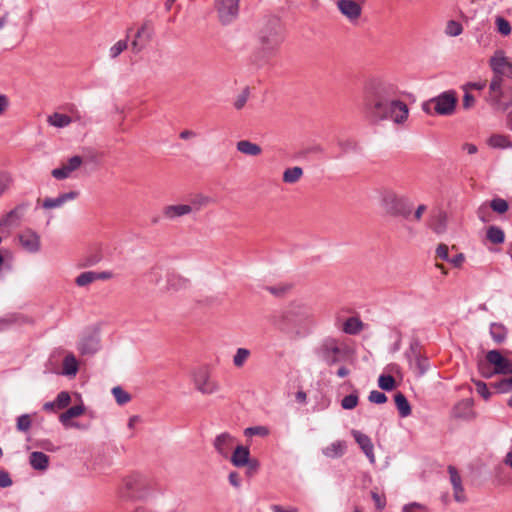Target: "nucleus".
Masks as SVG:
<instances>
[{
  "instance_id": "nucleus-1",
  "label": "nucleus",
  "mask_w": 512,
  "mask_h": 512,
  "mask_svg": "<svg viewBox=\"0 0 512 512\" xmlns=\"http://www.w3.org/2000/svg\"><path fill=\"white\" fill-rule=\"evenodd\" d=\"M363 109L374 123L392 120L395 124H403L409 115L406 103L397 99L394 85L371 81L364 90Z\"/></svg>"
},
{
  "instance_id": "nucleus-2",
  "label": "nucleus",
  "mask_w": 512,
  "mask_h": 512,
  "mask_svg": "<svg viewBox=\"0 0 512 512\" xmlns=\"http://www.w3.org/2000/svg\"><path fill=\"white\" fill-rule=\"evenodd\" d=\"M380 204L385 213L392 217L409 219L412 215L413 204L406 196L399 195L392 189H384L380 194Z\"/></svg>"
},
{
  "instance_id": "nucleus-3",
  "label": "nucleus",
  "mask_w": 512,
  "mask_h": 512,
  "mask_svg": "<svg viewBox=\"0 0 512 512\" xmlns=\"http://www.w3.org/2000/svg\"><path fill=\"white\" fill-rule=\"evenodd\" d=\"M315 352L328 366H332L347 358L350 349L343 340L328 336L322 339Z\"/></svg>"
},
{
  "instance_id": "nucleus-4",
  "label": "nucleus",
  "mask_w": 512,
  "mask_h": 512,
  "mask_svg": "<svg viewBox=\"0 0 512 512\" xmlns=\"http://www.w3.org/2000/svg\"><path fill=\"white\" fill-rule=\"evenodd\" d=\"M284 40L283 27L278 19L270 20L259 32V47L265 54L274 53Z\"/></svg>"
},
{
  "instance_id": "nucleus-5",
  "label": "nucleus",
  "mask_w": 512,
  "mask_h": 512,
  "mask_svg": "<svg viewBox=\"0 0 512 512\" xmlns=\"http://www.w3.org/2000/svg\"><path fill=\"white\" fill-rule=\"evenodd\" d=\"M486 361L479 363V371L485 378H491L494 375H511L512 362L504 357L498 350H490L485 356Z\"/></svg>"
},
{
  "instance_id": "nucleus-6",
  "label": "nucleus",
  "mask_w": 512,
  "mask_h": 512,
  "mask_svg": "<svg viewBox=\"0 0 512 512\" xmlns=\"http://www.w3.org/2000/svg\"><path fill=\"white\" fill-rule=\"evenodd\" d=\"M486 100L496 110L505 111L512 106V87L503 86V78L493 77Z\"/></svg>"
},
{
  "instance_id": "nucleus-7",
  "label": "nucleus",
  "mask_w": 512,
  "mask_h": 512,
  "mask_svg": "<svg viewBox=\"0 0 512 512\" xmlns=\"http://www.w3.org/2000/svg\"><path fill=\"white\" fill-rule=\"evenodd\" d=\"M457 96L454 90L444 91L423 104V110L428 114L448 116L455 111Z\"/></svg>"
},
{
  "instance_id": "nucleus-8",
  "label": "nucleus",
  "mask_w": 512,
  "mask_h": 512,
  "mask_svg": "<svg viewBox=\"0 0 512 512\" xmlns=\"http://www.w3.org/2000/svg\"><path fill=\"white\" fill-rule=\"evenodd\" d=\"M215 7L220 22L227 25L238 16L239 0H215Z\"/></svg>"
},
{
  "instance_id": "nucleus-9",
  "label": "nucleus",
  "mask_w": 512,
  "mask_h": 512,
  "mask_svg": "<svg viewBox=\"0 0 512 512\" xmlns=\"http://www.w3.org/2000/svg\"><path fill=\"white\" fill-rule=\"evenodd\" d=\"M193 381L197 390L203 394H213L219 390L218 383L210 378L209 371L205 367L194 372Z\"/></svg>"
},
{
  "instance_id": "nucleus-10",
  "label": "nucleus",
  "mask_w": 512,
  "mask_h": 512,
  "mask_svg": "<svg viewBox=\"0 0 512 512\" xmlns=\"http://www.w3.org/2000/svg\"><path fill=\"white\" fill-rule=\"evenodd\" d=\"M236 439L228 432H223L213 440V447L216 452L224 459H228L230 453L235 447Z\"/></svg>"
},
{
  "instance_id": "nucleus-11",
  "label": "nucleus",
  "mask_w": 512,
  "mask_h": 512,
  "mask_svg": "<svg viewBox=\"0 0 512 512\" xmlns=\"http://www.w3.org/2000/svg\"><path fill=\"white\" fill-rule=\"evenodd\" d=\"M83 164V158L75 155L59 168L52 170L51 175L57 180H64L70 177L71 173L76 171Z\"/></svg>"
},
{
  "instance_id": "nucleus-12",
  "label": "nucleus",
  "mask_w": 512,
  "mask_h": 512,
  "mask_svg": "<svg viewBox=\"0 0 512 512\" xmlns=\"http://www.w3.org/2000/svg\"><path fill=\"white\" fill-rule=\"evenodd\" d=\"M451 415L455 419L472 420L475 418L473 410V400L470 398L462 399L452 408Z\"/></svg>"
},
{
  "instance_id": "nucleus-13",
  "label": "nucleus",
  "mask_w": 512,
  "mask_h": 512,
  "mask_svg": "<svg viewBox=\"0 0 512 512\" xmlns=\"http://www.w3.org/2000/svg\"><path fill=\"white\" fill-rule=\"evenodd\" d=\"M19 242L28 252L35 253L40 249V237L31 229H26L19 234Z\"/></svg>"
},
{
  "instance_id": "nucleus-14",
  "label": "nucleus",
  "mask_w": 512,
  "mask_h": 512,
  "mask_svg": "<svg viewBox=\"0 0 512 512\" xmlns=\"http://www.w3.org/2000/svg\"><path fill=\"white\" fill-rule=\"evenodd\" d=\"M351 434L354 437L357 444L360 446L363 453L369 459L370 463L374 464L376 461L374 455V446L370 437L358 430H352Z\"/></svg>"
},
{
  "instance_id": "nucleus-15",
  "label": "nucleus",
  "mask_w": 512,
  "mask_h": 512,
  "mask_svg": "<svg viewBox=\"0 0 512 512\" xmlns=\"http://www.w3.org/2000/svg\"><path fill=\"white\" fill-rule=\"evenodd\" d=\"M510 59L505 57L502 51H497L490 59V67L494 73L493 77L507 75Z\"/></svg>"
},
{
  "instance_id": "nucleus-16",
  "label": "nucleus",
  "mask_w": 512,
  "mask_h": 512,
  "mask_svg": "<svg viewBox=\"0 0 512 512\" xmlns=\"http://www.w3.org/2000/svg\"><path fill=\"white\" fill-rule=\"evenodd\" d=\"M271 323L282 332H289L295 327L293 323V313H289L288 309L274 314L271 317Z\"/></svg>"
},
{
  "instance_id": "nucleus-17",
  "label": "nucleus",
  "mask_w": 512,
  "mask_h": 512,
  "mask_svg": "<svg viewBox=\"0 0 512 512\" xmlns=\"http://www.w3.org/2000/svg\"><path fill=\"white\" fill-rule=\"evenodd\" d=\"M337 7L349 20H357L361 15V6L354 0H338Z\"/></svg>"
},
{
  "instance_id": "nucleus-18",
  "label": "nucleus",
  "mask_w": 512,
  "mask_h": 512,
  "mask_svg": "<svg viewBox=\"0 0 512 512\" xmlns=\"http://www.w3.org/2000/svg\"><path fill=\"white\" fill-rule=\"evenodd\" d=\"M228 459L235 467H244L250 459V450L246 446L237 445L233 448Z\"/></svg>"
},
{
  "instance_id": "nucleus-19",
  "label": "nucleus",
  "mask_w": 512,
  "mask_h": 512,
  "mask_svg": "<svg viewBox=\"0 0 512 512\" xmlns=\"http://www.w3.org/2000/svg\"><path fill=\"white\" fill-rule=\"evenodd\" d=\"M79 195L78 191H70L60 194L56 198H45L42 207L44 209H54L63 206L66 202L76 199Z\"/></svg>"
},
{
  "instance_id": "nucleus-20",
  "label": "nucleus",
  "mask_w": 512,
  "mask_h": 512,
  "mask_svg": "<svg viewBox=\"0 0 512 512\" xmlns=\"http://www.w3.org/2000/svg\"><path fill=\"white\" fill-rule=\"evenodd\" d=\"M163 216L168 220L191 214V208L186 204L167 205L163 208Z\"/></svg>"
},
{
  "instance_id": "nucleus-21",
  "label": "nucleus",
  "mask_w": 512,
  "mask_h": 512,
  "mask_svg": "<svg viewBox=\"0 0 512 512\" xmlns=\"http://www.w3.org/2000/svg\"><path fill=\"white\" fill-rule=\"evenodd\" d=\"M99 349V338L96 335L83 337L78 343V350L83 355L94 354Z\"/></svg>"
},
{
  "instance_id": "nucleus-22",
  "label": "nucleus",
  "mask_w": 512,
  "mask_h": 512,
  "mask_svg": "<svg viewBox=\"0 0 512 512\" xmlns=\"http://www.w3.org/2000/svg\"><path fill=\"white\" fill-rule=\"evenodd\" d=\"M347 449L346 442L343 440H337L330 445L326 446L322 449V453L324 456L330 459L340 458L342 457Z\"/></svg>"
},
{
  "instance_id": "nucleus-23",
  "label": "nucleus",
  "mask_w": 512,
  "mask_h": 512,
  "mask_svg": "<svg viewBox=\"0 0 512 512\" xmlns=\"http://www.w3.org/2000/svg\"><path fill=\"white\" fill-rule=\"evenodd\" d=\"M289 313H293V323L296 325L308 320L311 316V310L304 305H292L287 308Z\"/></svg>"
},
{
  "instance_id": "nucleus-24",
  "label": "nucleus",
  "mask_w": 512,
  "mask_h": 512,
  "mask_svg": "<svg viewBox=\"0 0 512 512\" xmlns=\"http://www.w3.org/2000/svg\"><path fill=\"white\" fill-rule=\"evenodd\" d=\"M487 145L494 149H509L512 148V140L508 135L492 134L487 139Z\"/></svg>"
},
{
  "instance_id": "nucleus-25",
  "label": "nucleus",
  "mask_w": 512,
  "mask_h": 512,
  "mask_svg": "<svg viewBox=\"0 0 512 512\" xmlns=\"http://www.w3.org/2000/svg\"><path fill=\"white\" fill-rule=\"evenodd\" d=\"M29 462L35 470L44 471L48 468L49 457L43 452L34 451L30 454Z\"/></svg>"
},
{
  "instance_id": "nucleus-26",
  "label": "nucleus",
  "mask_w": 512,
  "mask_h": 512,
  "mask_svg": "<svg viewBox=\"0 0 512 512\" xmlns=\"http://www.w3.org/2000/svg\"><path fill=\"white\" fill-rule=\"evenodd\" d=\"M190 282L187 278L177 274V273H169L167 275V288L173 289L175 291L186 289L189 286Z\"/></svg>"
},
{
  "instance_id": "nucleus-27",
  "label": "nucleus",
  "mask_w": 512,
  "mask_h": 512,
  "mask_svg": "<svg viewBox=\"0 0 512 512\" xmlns=\"http://www.w3.org/2000/svg\"><path fill=\"white\" fill-rule=\"evenodd\" d=\"M489 332L491 338L496 344H502L506 340L508 334L507 328L503 324L496 322L490 324Z\"/></svg>"
},
{
  "instance_id": "nucleus-28",
  "label": "nucleus",
  "mask_w": 512,
  "mask_h": 512,
  "mask_svg": "<svg viewBox=\"0 0 512 512\" xmlns=\"http://www.w3.org/2000/svg\"><path fill=\"white\" fill-rule=\"evenodd\" d=\"M78 372V361L74 354L68 353L62 363V374L65 376H75Z\"/></svg>"
},
{
  "instance_id": "nucleus-29",
  "label": "nucleus",
  "mask_w": 512,
  "mask_h": 512,
  "mask_svg": "<svg viewBox=\"0 0 512 512\" xmlns=\"http://www.w3.org/2000/svg\"><path fill=\"white\" fill-rule=\"evenodd\" d=\"M236 148L239 152L249 156H258L262 152V149L258 144L249 140L238 141Z\"/></svg>"
},
{
  "instance_id": "nucleus-30",
  "label": "nucleus",
  "mask_w": 512,
  "mask_h": 512,
  "mask_svg": "<svg viewBox=\"0 0 512 512\" xmlns=\"http://www.w3.org/2000/svg\"><path fill=\"white\" fill-rule=\"evenodd\" d=\"M85 411V407L83 404H80V405H74L70 408H68L65 412H63L60 417H59V420L60 422L65 426V427H68L70 424H69V421L72 419V418H75V417H78L80 415H82Z\"/></svg>"
},
{
  "instance_id": "nucleus-31",
  "label": "nucleus",
  "mask_w": 512,
  "mask_h": 512,
  "mask_svg": "<svg viewBox=\"0 0 512 512\" xmlns=\"http://www.w3.org/2000/svg\"><path fill=\"white\" fill-rule=\"evenodd\" d=\"M363 329V322L358 317H349L342 326V331L348 335H356Z\"/></svg>"
},
{
  "instance_id": "nucleus-32",
  "label": "nucleus",
  "mask_w": 512,
  "mask_h": 512,
  "mask_svg": "<svg viewBox=\"0 0 512 512\" xmlns=\"http://www.w3.org/2000/svg\"><path fill=\"white\" fill-rule=\"evenodd\" d=\"M394 401L398 409L399 415L402 418H406L411 414V406L403 393H396L394 396Z\"/></svg>"
},
{
  "instance_id": "nucleus-33",
  "label": "nucleus",
  "mask_w": 512,
  "mask_h": 512,
  "mask_svg": "<svg viewBox=\"0 0 512 512\" xmlns=\"http://www.w3.org/2000/svg\"><path fill=\"white\" fill-rule=\"evenodd\" d=\"M302 176L303 169L299 166H294L284 170L282 180L286 184H295Z\"/></svg>"
},
{
  "instance_id": "nucleus-34",
  "label": "nucleus",
  "mask_w": 512,
  "mask_h": 512,
  "mask_svg": "<svg viewBox=\"0 0 512 512\" xmlns=\"http://www.w3.org/2000/svg\"><path fill=\"white\" fill-rule=\"evenodd\" d=\"M48 122L54 127L63 128L68 126L72 119L66 114L54 113L48 117Z\"/></svg>"
},
{
  "instance_id": "nucleus-35",
  "label": "nucleus",
  "mask_w": 512,
  "mask_h": 512,
  "mask_svg": "<svg viewBox=\"0 0 512 512\" xmlns=\"http://www.w3.org/2000/svg\"><path fill=\"white\" fill-rule=\"evenodd\" d=\"M496 393L504 394L512 391V375L499 381L491 383Z\"/></svg>"
},
{
  "instance_id": "nucleus-36",
  "label": "nucleus",
  "mask_w": 512,
  "mask_h": 512,
  "mask_svg": "<svg viewBox=\"0 0 512 512\" xmlns=\"http://www.w3.org/2000/svg\"><path fill=\"white\" fill-rule=\"evenodd\" d=\"M487 239L493 244H501L505 240L504 231L497 226H490L487 230Z\"/></svg>"
},
{
  "instance_id": "nucleus-37",
  "label": "nucleus",
  "mask_w": 512,
  "mask_h": 512,
  "mask_svg": "<svg viewBox=\"0 0 512 512\" xmlns=\"http://www.w3.org/2000/svg\"><path fill=\"white\" fill-rule=\"evenodd\" d=\"M251 352L247 348H238L233 356V364L237 368H241L247 359L250 357Z\"/></svg>"
},
{
  "instance_id": "nucleus-38",
  "label": "nucleus",
  "mask_w": 512,
  "mask_h": 512,
  "mask_svg": "<svg viewBox=\"0 0 512 512\" xmlns=\"http://www.w3.org/2000/svg\"><path fill=\"white\" fill-rule=\"evenodd\" d=\"M463 26L460 22L456 20H449L446 23L445 34L450 37H456L462 34Z\"/></svg>"
},
{
  "instance_id": "nucleus-39",
  "label": "nucleus",
  "mask_w": 512,
  "mask_h": 512,
  "mask_svg": "<svg viewBox=\"0 0 512 512\" xmlns=\"http://www.w3.org/2000/svg\"><path fill=\"white\" fill-rule=\"evenodd\" d=\"M112 394L119 405H125L131 400V396L128 392L123 390L120 386L112 388Z\"/></svg>"
},
{
  "instance_id": "nucleus-40",
  "label": "nucleus",
  "mask_w": 512,
  "mask_h": 512,
  "mask_svg": "<svg viewBox=\"0 0 512 512\" xmlns=\"http://www.w3.org/2000/svg\"><path fill=\"white\" fill-rule=\"evenodd\" d=\"M209 203V198L203 195H198L194 197L188 205L191 208V213L198 212L202 209V207L206 206Z\"/></svg>"
},
{
  "instance_id": "nucleus-41",
  "label": "nucleus",
  "mask_w": 512,
  "mask_h": 512,
  "mask_svg": "<svg viewBox=\"0 0 512 512\" xmlns=\"http://www.w3.org/2000/svg\"><path fill=\"white\" fill-rule=\"evenodd\" d=\"M412 368L418 370V375H424L429 369V361L428 358L424 355L419 358L413 360V365H410Z\"/></svg>"
},
{
  "instance_id": "nucleus-42",
  "label": "nucleus",
  "mask_w": 512,
  "mask_h": 512,
  "mask_svg": "<svg viewBox=\"0 0 512 512\" xmlns=\"http://www.w3.org/2000/svg\"><path fill=\"white\" fill-rule=\"evenodd\" d=\"M96 271H86L81 273L75 280V283L79 287L87 286L88 284L96 281L95 280Z\"/></svg>"
},
{
  "instance_id": "nucleus-43",
  "label": "nucleus",
  "mask_w": 512,
  "mask_h": 512,
  "mask_svg": "<svg viewBox=\"0 0 512 512\" xmlns=\"http://www.w3.org/2000/svg\"><path fill=\"white\" fill-rule=\"evenodd\" d=\"M128 47V39L117 41L109 50V55L112 59L117 58Z\"/></svg>"
},
{
  "instance_id": "nucleus-44",
  "label": "nucleus",
  "mask_w": 512,
  "mask_h": 512,
  "mask_svg": "<svg viewBox=\"0 0 512 512\" xmlns=\"http://www.w3.org/2000/svg\"><path fill=\"white\" fill-rule=\"evenodd\" d=\"M378 385L382 390L391 391L395 388V379L391 375H380Z\"/></svg>"
},
{
  "instance_id": "nucleus-45",
  "label": "nucleus",
  "mask_w": 512,
  "mask_h": 512,
  "mask_svg": "<svg viewBox=\"0 0 512 512\" xmlns=\"http://www.w3.org/2000/svg\"><path fill=\"white\" fill-rule=\"evenodd\" d=\"M489 207L499 213V214H503L505 213L507 210H508V203L506 200L502 199V198H494L490 204H489Z\"/></svg>"
},
{
  "instance_id": "nucleus-46",
  "label": "nucleus",
  "mask_w": 512,
  "mask_h": 512,
  "mask_svg": "<svg viewBox=\"0 0 512 512\" xmlns=\"http://www.w3.org/2000/svg\"><path fill=\"white\" fill-rule=\"evenodd\" d=\"M358 400L357 393H351L341 400V406L345 410L354 409L358 404Z\"/></svg>"
},
{
  "instance_id": "nucleus-47",
  "label": "nucleus",
  "mask_w": 512,
  "mask_h": 512,
  "mask_svg": "<svg viewBox=\"0 0 512 512\" xmlns=\"http://www.w3.org/2000/svg\"><path fill=\"white\" fill-rule=\"evenodd\" d=\"M250 91L248 87H245L242 92L236 97L234 101V107L237 110H241L247 103Z\"/></svg>"
},
{
  "instance_id": "nucleus-48",
  "label": "nucleus",
  "mask_w": 512,
  "mask_h": 512,
  "mask_svg": "<svg viewBox=\"0 0 512 512\" xmlns=\"http://www.w3.org/2000/svg\"><path fill=\"white\" fill-rule=\"evenodd\" d=\"M71 401L70 394L66 391H61L57 397L55 398L56 408L63 409L66 408Z\"/></svg>"
},
{
  "instance_id": "nucleus-49",
  "label": "nucleus",
  "mask_w": 512,
  "mask_h": 512,
  "mask_svg": "<svg viewBox=\"0 0 512 512\" xmlns=\"http://www.w3.org/2000/svg\"><path fill=\"white\" fill-rule=\"evenodd\" d=\"M32 421L28 414H23L17 418V429L21 432H27L31 427Z\"/></svg>"
},
{
  "instance_id": "nucleus-50",
  "label": "nucleus",
  "mask_w": 512,
  "mask_h": 512,
  "mask_svg": "<svg viewBox=\"0 0 512 512\" xmlns=\"http://www.w3.org/2000/svg\"><path fill=\"white\" fill-rule=\"evenodd\" d=\"M496 26H497V30L499 33H501L502 35H509L511 33V25L509 23V21H507L505 18L503 17H497L496 18Z\"/></svg>"
},
{
  "instance_id": "nucleus-51",
  "label": "nucleus",
  "mask_w": 512,
  "mask_h": 512,
  "mask_svg": "<svg viewBox=\"0 0 512 512\" xmlns=\"http://www.w3.org/2000/svg\"><path fill=\"white\" fill-rule=\"evenodd\" d=\"M474 384H475L477 393L484 400H486V401L489 400L492 394H491L489 388L487 387V384L480 380L474 381Z\"/></svg>"
},
{
  "instance_id": "nucleus-52",
  "label": "nucleus",
  "mask_w": 512,
  "mask_h": 512,
  "mask_svg": "<svg viewBox=\"0 0 512 512\" xmlns=\"http://www.w3.org/2000/svg\"><path fill=\"white\" fill-rule=\"evenodd\" d=\"M152 30L149 28L147 23H144L137 31L136 38H140L141 40L149 43L152 39Z\"/></svg>"
},
{
  "instance_id": "nucleus-53",
  "label": "nucleus",
  "mask_w": 512,
  "mask_h": 512,
  "mask_svg": "<svg viewBox=\"0 0 512 512\" xmlns=\"http://www.w3.org/2000/svg\"><path fill=\"white\" fill-rule=\"evenodd\" d=\"M447 471L449 474L450 483H451L452 487L462 484V478H461L456 467L449 465L447 468Z\"/></svg>"
},
{
  "instance_id": "nucleus-54",
  "label": "nucleus",
  "mask_w": 512,
  "mask_h": 512,
  "mask_svg": "<svg viewBox=\"0 0 512 512\" xmlns=\"http://www.w3.org/2000/svg\"><path fill=\"white\" fill-rule=\"evenodd\" d=\"M268 434H269V430L265 426H254V427H249V428L245 429L246 436L258 435V436L265 437Z\"/></svg>"
},
{
  "instance_id": "nucleus-55",
  "label": "nucleus",
  "mask_w": 512,
  "mask_h": 512,
  "mask_svg": "<svg viewBox=\"0 0 512 512\" xmlns=\"http://www.w3.org/2000/svg\"><path fill=\"white\" fill-rule=\"evenodd\" d=\"M368 399L375 404H383L387 401V396L378 390H373L369 393Z\"/></svg>"
},
{
  "instance_id": "nucleus-56",
  "label": "nucleus",
  "mask_w": 512,
  "mask_h": 512,
  "mask_svg": "<svg viewBox=\"0 0 512 512\" xmlns=\"http://www.w3.org/2000/svg\"><path fill=\"white\" fill-rule=\"evenodd\" d=\"M452 488H453L454 500L459 503H464L467 500V498L465 495L463 485L461 484V485L453 486Z\"/></svg>"
},
{
  "instance_id": "nucleus-57",
  "label": "nucleus",
  "mask_w": 512,
  "mask_h": 512,
  "mask_svg": "<svg viewBox=\"0 0 512 512\" xmlns=\"http://www.w3.org/2000/svg\"><path fill=\"white\" fill-rule=\"evenodd\" d=\"M247 468L246 470V474L251 477L253 476L255 473L258 472L259 470V467H260V463L257 459H254V458H250L248 460V463L245 464V466Z\"/></svg>"
},
{
  "instance_id": "nucleus-58",
  "label": "nucleus",
  "mask_w": 512,
  "mask_h": 512,
  "mask_svg": "<svg viewBox=\"0 0 512 512\" xmlns=\"http://www.w3.org/2000/svg\"><path fill=\"white\" fill-rule=\"evenodd\" d=\"M436 257L441 260L447 261L450 260L449 256V247L446 244H439L436 248Z\"/></svg>"
},
{
  "instance_id": "nucleus-59",
  "label": "nucleus",
  "mask_w": 512,
  "mask_h": 512,
  "mask_svg": "<svg viewBox=\"0 0 512 512\" xmlns=\"http://www.w3.org/2000/svg\"><path fill=\"white\" fill-rule=\"evenodd\" d=\"M372 500L375 503L377 510L382 511L386 506V499L384 496L379 495L377 492H371Z\"/></svg>"
},
{
  "instance_id": "nucleus-60",
  "label": "nucleus",
  "mask_w": 512,
  "mask_h": 512,
  "mask_svg": "<svg viewBox=\"0 0 512 512\" xmlns=\"http://www.w3.org/2000/svg\"><path fill=\"white\" fill-rule=\"evenodd\" d=\"M486 87V81L468 82L462 86L464 91L469 90H483Z\"/></svg>"
},
{
  "instance_id": "nucleus-61",
  "label": "nucleus",
  "mask_w": 512,
  "mask_h": 512,
  "mask_svg": "<svg viewBox=\"0 0 512 512\" xmlns=\"http://www.w3.org/2000/svg\"><path fill=\"white\" fill-rule=\"evenodd\" d=\"M489 205L484 203L482 204L478 210H477V215L479 217V219L482 221V222H488L489 221Z\"/></svg>"
},
{
  "instance_id": "nucleus-62",
  "label": "nucleus",
  "mask_w": 512,
  "mask_h": 512,
  "mask_svg": "<svg viewBox=\"0 0 512 512\" xmlns=\"http://www.w3.org/2000/svg\"><path fill=\"white\" fill-rule=\"evenodd\" d=\"M475 104V98L472 94L469 93V91H465V94L463 96V102H462V105H463V108L465 110H468L470 108H472Z\"/></svg>"
},
{
  "instance_id": "nucleus-63",
  "label": "nucleus",
  "mask_w": 512,
  "mask_h": 512,
  "mask_svg": "<svg viewBox=\"0 0 512 512\" xmlns=\"http://www.w3.org/2000/svg\"><path fill=\"white\" fill-rule=\"evenodd\" d=\"M465 261V255L463 253H458L454 255L453 257H450V260H448L449 263H451L455 268H460Z\"/></svg>"
},
{
  "instance_id": "nucleus-64",
  "label": "nucleus",
  "mask_w": 512,
  "mask_h": 512,
  "mask_svg": "<svg viewBox=\"0 0 512 512\" xmlns=\"http://www.w3.org/2000/svg\"><path fill=\"white\" fill-rule=\"evenodd\" d=\"M147 44H148L147 42L141 40L140 38L135 37L131 43L132 51L134 53H139L146 47Z\"/></svg>"
}]
</instances>
